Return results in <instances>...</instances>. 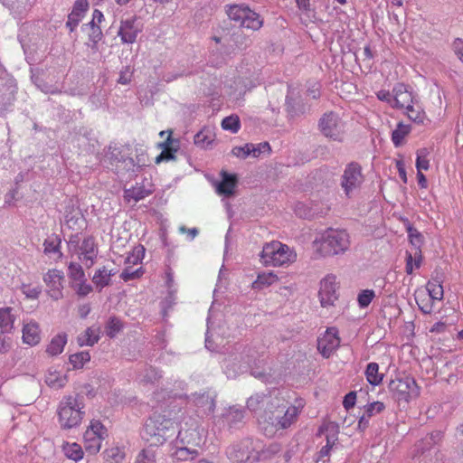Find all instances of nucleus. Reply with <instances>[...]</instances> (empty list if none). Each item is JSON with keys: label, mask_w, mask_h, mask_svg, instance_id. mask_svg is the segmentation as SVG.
I'll use <instances>...</instances> for the list:
<instances>
[{"label": "nucleus", "mask_w": 463, "mask_h": 463, "mask_svg": "<svg viewBox=\"0 0 463 463\" xmlns=\"http://www.w3.org/2000/svg\"><path fill=\"white\" fill-rule=\"evenodd\" d=\"M453 50L458 59L463 62V41L457 39L453 43Z\"/></svg>", "instance_id": "obj_61"}, {"label": "nucleus", "mask_w": 463, "mask_h": 463, "mask_svg": "<svg viewBox=\"0 0 463 463\" xmlns=\"http://www.w3.org/2000/svg\"><path fill=\"white\" fill-rule=\"evenodd\" d=\"M260 257L264 266L282 267L293 263L297 254L287 244L272 241L264 244Z\"/></svg>", "instance_id": "obj_5"}, {"label": "nucleus", "mask_w": 463, "mask_h": 463, "mask_svg": "<svg viewBox=\"0 0 463 463\" xmlns=\"http://www.w3.org/2000/svg\"><path fill=\"white\" fill-rule=\"evenodd\" d=\"M214 140L213 132L206 128H203L194 136V144L201 147L209 146Z\"/></svg>", "instance_id": "obj_37"}, {"label": "nucleus", "mask_w": 463, "mask_h": 463, "mask_svg": "<svg viewBox=\"0 0 463 463\" xmlns=\"http://www.w3.org/2000/svg\"><path fill=\"white\" fill-rule=\"evenodd\" d=\"M141 27L137 23L136 17L122 20L118 32L123 43H133L136 42Z\"/></svg>", "instance_id": "obj_16"}, {"label": "nucleus", "mask_w": 463, "mask_h": 463, "mask_svg": "<svg viewBox=\"0 0 463 463\" xmlns=\"http://www.w3.org/2000/svg\"><path fill=\"white\" fill-rule=\"evenodd\" d=\"M227 421L230 425H234L237 422H241L244 418V413L241 410L237 408H230L225 415Z\"/></svg>", "instance_id": "obj_49"}, {"label": "nucleus", "mask_w": 463, "mask_h": 463, "mask_svg": "<svg viewBox=\"0 0 463 463\" xmlns=\"http://www.w3.org/2000/svg\"><path fill=\"white\" fill-rule=\"evenodd\" d=\"M155 191L151 181L144 179L141 183H137L134 186L124 191V198L127 202H138L152 194Z\"/></svg>", "instance_id": "obj_15"}, {"label": "nucleus", "mask_w": 463, "mask_h": 463, "mask_svg": "<svg viewBox=\"0 0 463 463\" xmlns=\"http://www.w3.org/2000/svg\"><path fill=\"white\" fill-rule=\"evenodd\" d=\"M414 101L412 93L409 91L406 85L398 83L392 89V107L396 109H405Z\"/></svg>", "instance_id": "obj_19"}, {"label": "nucleus", "mask_w": 463, "mask_h": 463, "mask_svg": "<svg viewBox=\"0 0 463 463\" xmlns=\"http://www.w3.org/2000/svg\"><path fill=\"white\" fill-rule=\"evenodd\" d=\"M385 409V405L382 402H373L365 406L364 414L366 417L372 418L373 415L382 412Z\"/></svg>", "instance_id": "obj_50"}, {"label": "nucleus", "mask_w": 463, "mask_h": 463, "mask_svg": "<svg viewBox=\"0 0 463 463\" xmlns=\"http://www.w3.org/2000/svg\"><path fill=\"white\" fill-rule=\"evenodd\" d=\"M103 19V14L99 10H94L93 12V18H92V21L90 23V24L91 25V29L93 31V34L95 37H98L99 38L100 35H101V30L99 26H96L95 25V23H100Z\"/></svg>", "instance_id": "obj_51"}, {"label": "nucleus", "mask_w": 463, "mask_h": 463, "mask_svg": "<svg viewBox=\"0 0 463 463\" xmlns=\"http://www.w3.org/2000/svg\"><path fill=\"white\" fill-rule=\"evenodd\" d=\"M84 222V220L81 216L78 215H72V216H66V224L69 228L73 230H80L81 228L82 223Z\"/></svg>", "instance_id": "obj_54"}, {"label": "nucleus", "mask_w": 463, "mask_h": 463, "mask_svg": "<svg viewBox=\"0 0 463 463\" xmlns=\"http://www.w3.org/2000/svg\"><path fill=\"white\" fill-rule=\"evenodd\" d=\"M251 143H248L243 146H235L232 150V154L237 157L246 158L251 155Z\"/></svg>", "instance_id": "obj_53"}, {"label": "nucleus", "mask_w": 463, "mask_h": 463, "mask_svg": "<svg viewBox=\"0 0 463 463\" xmlns=\"http://www.w3.org/2000/svg\"><path fill=\"white\" fill-rule=\"evenodd\" d=\"M371 418L366 417V415L364 413L358 420L357 428L364 431L368 426H369V420Z\"/></svg>", "instance_id": "obj_64"}, {"label": "nucleus", "mask_w": 463, "mask_h": 463, "mask_svg": "<svg viewBox=\"0 0 463 463\" xmlns=\"http://www.w3.org/2000/svg\"><path fill=\"white\" fill-rule=\"evenodd\" d=\"M252 450V442L250 439H245L232 445L229 448L227 453L232 461L235 463H242L250 459Z\"/></svg>", "instance_id": "obj_18"}, {"label": "nucleus", "mask_w": 463, "mask_h": 463, "mask_svg": "<svg viewBox=\"0 0 463 463\" xmlns=\"http://www.w3.org/2000/svg\"><path fill=\"white\" fill-rule=\"evenodd\" d=\"M222 181L217 184L216 190L219 194L230 197L234 194L238 179L235 175L229 174L226 171L221 172Z\"/></svg>", "instance_id": "obj_23"}, {"label": "nucleus", "mask_w": 463, "mask_h": 463, "mask_svg": "<svg viewBox=\"0 0 463 463\" xmlns=\"http://www.w3.org/2000/svg\"><path fill=\"white\" fill-rule=\"evenodd\" d=\"M427 295L434 300H441L444 291L441 283L437 279L430 280L426 285Z\"/></svg>", "instance_id": "obj_39"}, {"label": "nucleus", "mask_w": 463, "mask_h": 463, "mask_svg": "<svg viewBox=\"0 0 463 463\" xmlns=\"http://www.w3.org/2000/svg\"><path fill=\"white\" fill-rule=\"evenodd\" d=\"M122 327L123 325L118 318L111 317L106 326V334L112 338L121 331Z\"/></svg>", "instance_id": "obj_46"}, {"label": "nucleus", "mask_w": 463, "mask_h": 463, "mask_svg": "<svg viewBox=\"0 0 463 463\" xmlns=\"http://www.w3.org/2000/svg\"><path fill=\"white\" fill-rule=\"evenodd\" d=\"M178 140L172 138V131H169L165 141L158 144V146L162 148V152L156 157V164L175 159L178 149Z\"/></svg>", "instance_id": "obj_22"}, {"label": "nucleus", "mask_w": 463, "mask_h": 463, "mask_svg": "<svg viewBox=\"0 0 463 463\" xmlns=\"http://www.w3.org/2000/svg\"><path fill=\"white\" fill-rule=\"evenodd\" d=\"M340 345V337L335 328L331 327L318 337L317 349L325 358H329Z\"/></svg>", "instance_id": "obj_14"}, {"label": "nucleus", "mask_w": 463, "mask_h": 463, "mask_svg": "<svg viewBox=\"0 0 463 463\" xmlns=\"http://www.w3.org/2000/svg\"><path fill=\"white\" fill-rule=\"evenodd\" d=\"M415 301L422 313L430 314L433 311V302L435 300L429 297L426 292H417Z\"/></svg>", "instance_id": "obj_36"}, {"label": "nucleus", "mask_w": 463, "mask_h": 463, "mask_svg": "<svg viewBox=\"0 0 463 463\" xmlns=\"http://www.w3.org/2000/svg\"><path fill=\"white\" fill-rule=\"evenodd\" d=\"M408 233L411 243L417 247L416 250H420V247L422 243V235L420 232H419L417 229L409 227Z\"/></svg>", "instance_id": "obj_52"}, {"label": "nucleus", "mask_w": 463, "mask_h": 463, "mask_svg": "<svg viewBox=\"0 0 463 463\" xmlns=\"http://www.w3.org/2000/svg\"><path fill=\"white\" fill-rule=\"evenodd\" d=\"M271 148L268 142L260 143L258 145L251 144L250 151L251 156L258 157L262 152H270Z\"/></svg>", "instance_id": "obj_55"}, {"label": "nucleus", "mask_w": 463, "mask_h": 463, "mask_svg": "<svg viewBox=\"0 0 463 463\" xmlns=\"http://www.w3.org/2000/svg\"><path fill=\"white\" fill-rule=\"evenodd\" d=\"M111 276V270L106 267H102L95 271L92 282L95 284L96 288L101 290L103 288L109 285Z\"/></svg>", "instance_id": "obj_31"}, {"label": "nucleus", "mask_w": 463, "mask_h": 463, "mask_svg": "<svg viewBox=\"0 0 463 463\" xmlns=\"http://www.w3.org/2000/svg\"><path fill=\"white\" fill-rule=\"evenodd\" d=\"M389 391L399 402L410 403L420 395V387L410 375L397 376L389 383Z\"/></svg>", "instance_id": "obj_6"}, {"label": "nucleus", "mask_w": 463, "mask_h": 463, "mask_svg": "<svg viewBox=\"0 0 463 463\" xmlns=\"http://www.w3.org/2000/svg\"><path fill=\"white\" fill-rule=\"evenodd\" d=\"M125 456L124 449L119 447H111L102 452L104 463H121Z\"/></svg>", "instance_id": "obj_32"}, {"label": "nucleus", "mask_w": 463, "mask_h": 463, "mask_svg": "<svg viewBox=\"0 0 463 463\" xmlns=\"http://www.w3.org/2000/svg\"><path fill=\"white\" fill-rule=\"evenodd\" d=\"M188 445H180L175 443V449L172 452L171 457L176 461L193 460L198 456V450L190 448Z\"/></svg>", "instance_id": "obj_26"}, {"label": "nucleus", "mask_w": 463, "mask_h": 463, "mask_svg": "<svg viewBox=\"0 0 463 463\" xmlns=\"http://www.w3.org/2000/svg\"><path fill=\"white\" fill-rule=\"evenodd\" d=\"M222 128L225 130H229L232 133H237L241 128V121L237 115H232L226 117L222 121Z\"/></svg>", "instance_id": "obj_43"}, {"label": "nucleus", "mask_w": 463, "mask_h": 463, "mask_svg": "<svg viewBox=\"0 0 463 463\" xmlns=\"http://www.w3.org/2000/svg\"><path fill=\"white\" fill-rule=\"evenodd\" d=\"M68 276L70 278L71 286L76 282L85 279V272L79 263L71 262L68 267Z\"/></svg>", "instance_id": "obj_40"}, {"label": "nucleus", "mask_w": 463, "mask_h": 463, "mask_svg": "<svg viewBox=\"0 0 463 463\" xmlns=\"http://www.w3.org/2000/svg\"><path fill=\"white\" fill-rule=\"evenodd\" d=\"M288 392L277 390L267 395L250 396L247 401V407L250 411H257L259 404L262 403L265 410L258 418L260 430L267 437H273L279 430L288 429L294 424L303 408L302 402L298 405H289Z\"/></svg>", "instance_id": "obj_1"}, {"label": "nucleus", "mask_w": 463, "mask_h": 463, "mask_svg": "<svg viewBox=\"0 0 463 463\" xmlns=\"http://www.w3.org/2000/svg\"><path fill=\"white\" fill-rule=\"evenodd\" d=\"M356 402V393L354 392H350L347 393L343 401V405L346 410H350L353 408Z\"/></svg>", "instance_id": "obj_58"}, {"label": "nucleus", "mask_w": 463, "mask_h": 463, "mask_svg": "<svg viewBox=\"0 0 463 463\" xmlns=\"http://www.w3.org/2000/svg\"><path fill=\"white\" fill-rule=\"evenodd\" d=\"M43 246L45 253H55L59 251L60 241L56 242L55 241L46 240Z\"/></svg>", "instance_id": "obj_57"}, {"label": "nucleus", "mask_w": 463, "mask_h": 463, "mask_svg": "<svg viewBox=\"0 0 463 463\" xmlns=\"http://www.w3.org/2000/svg\"><path fill=\"white\" fill-rule=\"evenodd\" d=\"M66 343L67 335L65 334H59L52 338L47 345L46 352L52 356L58 355L63 352Z\"/></svg>", "instance_id": "obj_30"}, {"label": "nucleus", "mask_w": 463, "mask_h": 463, "mask_svg": "<svg viewBox=\"0 0 463 463\" xmlns=\"http://www.w3.org/2000/svg\"><path fill=\"white\" fill-rule=\"evenodd\" d=\"M68 378L61 372L50 368L45 376V383L48 386L54 389H60L66 385Z\"/></svg>", "instance_id": "obj_27"}, {"label": "nucleus", "mask_w": 463, "mask_h": 463, "mask_svg": "<svg viewBox=\"0 0 463 463\" xmlns=\"http://www.w3.org/2000/svg\"><path fill=\"white\" fill-rule=\"evenodd\" d=\"M108 438L107 428L99 420H91L83 433V445L87 453L96 455Z\"/></svg>", "instance_id": "obj_7"}, {"label": "nucleus", "mask_w": 463, "mask_h": 463, "mask_svg": "<svg viewBox=\"0 0 463 463\" xmlns=\"http://www.w3.org/2000/svg\"><path fill=\"white\" fill-rule=\"evenodd\" d=\"M375 298V293L373 289H364L357 297V302L361 308L367 307L373 299Z\"/></svg>", "instance_id": "obj_45"}, {"label": "nucleus", "mask_w": 463, "mask_h": 463, "mask_svg": "<svg viewBox=\"0 0 463 463\" xmlns=\"http://www.w3.org/2000/svg\"><path fill=\"white\" fill-rule=\"evenodd\" d=\"M281 451V446L278 443H272L269 445L265 449L261 452V457L263 458H271Z\"/></svg>", "instance_id": "obj_56"}, {"label": "nucleus", "mask_w": 463, "mask_h": 463, "mask_svg": "<svg viewBox=\"0 0 463 463\" xmlns=\"http://www.w3.org/2000/svg\"><path fill=\"white\" fill-rule=\"evenodd\" d=\"M22 334L23 343L27 345L34 346L41 342V329L36 321L30 320L29 322L24 323Z\"/></svg>", "instance_id": "obj_21"}, {"label": "nucleus", "mask_w": 463, "mask_h": 463, "mask_svg": "<svg viewBox=\"0 0 463 463\" xmlns=\"http://www.w3.org/2000/svg\"><path fill=\"white\" fill-rule=\"evenodd\" d=\"M350 244V235L345 230L328 228L316 237L312 247L317 258H326L345 253Z\"/></svg>", "instance_id": "obj_3"}, {"label": "nucleus", "mask_w": 463, "mask_h": 463, "mask_svg": "<svg viewBox=\"0 0 463 463\" xmlns=\"http://www.w3.org/2000/svg\"><path fill=\"white\" fill-rule=\"evenodd\" d=\"M227 14L231 20L238 23L241 26L254 31L259 30L263 24L260 16L245 5H230Z\"/></svg>", "instance_id": "obj_9"}, {"label": "nucleus", "mask_w": 463, "mask_h": 463, "mask_svg": "<svg viewBox=\"0 0 463 463\" xmlns=\"http://www.w3.org/2000/svg\"><path fill=\"white\" fill-rule=\"evenodd\" d=\"M411 127L409 124L400 122L392 133V141L394 146L399 147L403 145L406 137L411 133Z\"/></svg>", "instance_id": "obj_29"}, {"label": "nucleus", "mask_w": 463, "mask_h": 463, "mask_svg": "<svg viewBox=\"0 0 463 463\" xmlns=\"http://www.w3.org/2000/svg\"><path fill=\"white\" fill-rule=\"evenodd\" d=\"M336 277L333 274L326 275L320 281L318 298L323 307L328 308L335 306L338 299Z\"/></svg>", "instance_id": "obj_12"}, {"label": "nucleus", "mask_w": 463, "mask_h": 463, "mask_svg": "<svg viewBox=\"0 0 463 463\" xmlns=\"http://www.w3.org/2000/svg\"><path fill=\"white\" fill-rule=\"evenodd\" d=\"M396 168L399 173L400 178L402 180L404 184L407 183V175L405 170V164L402 159L396 160L395 162Z\"/></svg>", "instance_id": "obj_59"}, {"label": "nucleus", "mask_w": 463, "mask_h": 463, "mask_svg": "<svg viewBox=\"0 0 463 463\" xmlns=\"http://www.w3.org/2000/svg\"><path fill=\"white\" fill-rule=\"evenodd\" d=\"M21 289L27 298L33 300L37 299L42 292L41 287L30 284H23Z\"/></svg>", "instance_id": "obj_48"}, {"label": "nucleus", "mask_w": 463, "mask_h": 463, "mask_svg": "<svg viewBox=\"0 0 463 463\" xmlns=\"http://www.w3.org/2000/svg\"><path fill=\"white\" fill-rule=\"evenodd\" d=\"M90 354L88 351H82L70 355L69 361L73 369H81L86 363L90 362Z\"/></svg>", "instance_id": "obj_41"}, {"label": "nucleus", "mask_w": 463, "mask_h": 463, "mask_svg": "<svg viewBox=\"0 0 463 463\" xmlns=\"http://www.w3.org/2000/svg\"><path fill=\"white\" fill-rule=\"evenodd\" d=\"M62 451L64 455L74 461L82 459L84 451L80 444L77 442H65L62 445Z\"/></svg>", "instance_id": "obj_33"}, {"label": "nucleus", "mask_w": 463, "mask_h": 463, "mask_svg": "<svg viewBox=\"0 0 463 463\" xmlns=\"http://www.w3.org/2000/svg\"><path fill=\"white\" fill-rule=\"evenodd\" d=\"M100 338V327L98 326H92L88 327L85 331L80 333L77 337V342L80 346H92Z\"/></svg>", "instance_id": "obj_24"}, {"label": "nucleus", "mask_w": 463, "mask_h": 463, "mask_svg": "<svg viewBox=\"0 0 463 463\" xmlns=\"http://www.w3.org/2000/svg\"><path fill=\"white\" fill-rule=\"evenodd\" d=\"M15 317L12 307L0 308V327L6 332H11L14 328Z\"/></svg>", "instance_id": "obj_35"}, {"label": "nucleus", "mask_w": 463, "mask_h": 463, "mask_svg": "<svg viewBox=\"0 0 463 463\" xmlns=\"http://www.w3.org/2000/svg\"><path fill=\"white\" fill-rule=\"evenodd\" d=\"M421 264V253L420 250H415L413 255L412 253H406V266L405 271L408 275L412 274L414 269H419Z\"/></svg>", "instance_id": "obj_38"}, {"label": "nucleus", "mask_w": 463, "mask_h": 463, "mask_svg": "<svg viewBox=\"0 0 463 463\" xmlns=\"http://www.w3.org/2000/svg\"><path fill=\"white\" fill-rule=\"evenodd\" d=\"M88 2L86 0H79L75 4L74 10L72 12V14H79L78 11L84 12L88 8Z\"/></svg>", "instance_id": "obj_63"}, {"label": "nucleus", "mask_w": 463, "mask_h": 463, "mask_svg": "<svg viewBox=\"0 0 463 463\" xmlns=\"http://www.w3.org/2000/svg\"><path fill=\"white\" fill-rule=\"evenodd\" d=\"M57 420L62 430L79 428L85 418V404L78 395L64 396L56 410Z\"/></svg>", "instance_id": "obj_4"}, {"label": "nucleus", "mask_w": 463, "mask_h": 463, "mask_svg": "<svg viewBox=\"0 0 463 463\" xmlns=\"http://www.w3.org/2000/svg\"><path fill=\"white\" fill-rule=\"evenodd\" d=\"M365 377L367 382L372 385H379L383 379V374L379 373V365L377 363H369L365 369Z\"/></svg>", "instance_id": "obj_34"}, {"label": "nucleus", "mask_w": 463, "mask_h": 463, "mask_svg": "<svg viewBox=\"0 0 463 463\" xmlns=\"http://www.w3.org/2000/svg\"><path fill=\"white\" fill-rule=\"evenodd\" d=\"M317 437H324L326 445H324L317 453V460H323L330 456L331 449L338 441L339 426L333 421H325L317 430Z\"/></svg>", "instance_id": "obj_11"}, {"label": "nucleus", "mask_w": 463, "mask_h": 463, "mask_svg": "<svg viewBox=\"0 0 463 463\" xmlns=\"http://www.w3.org/2000/svg\"><path fill=\"white\" fill-rule=\"evenodd\" d=\"M364 182L362 166L356 162L347 164L341 176L340 186L346 198H352Z\"/></svg>", "instance_id": "obj_8"}, {"label": "nucleus", "mask_w": 463, "mask_h": 463, "mask_svg": "<svg viewBox=\"0 0 463 463\" xmlns=\"http://www.w3.org/2000/svg\"><path fill=\"white\" fill-rule=\"evenodd\" d=\"M63 272L57 269H49L43 275V281L47 287V293L52 299L58 300L63 297Z\"/></svg>", "instance_id": "obj_13"}, {"label": "nucleus", "mask_w": 463, "mask_h": 463, "mask_svg": "<svg viewBox=\"0 0 463 463\" xmlns=\"http://www.w3.org/2000/svg\"><path fill=\"white\" fill-rule=\"evenodd\" d=\"M99 248L93 236L86 237L80 246V259L87 268L91 267L98 256Z\"/></svg>", "instance_id": "obj_17"}, {"label": "nucleus", "mask_w": 463, "mask_h": 463, "mask_svg": "<svg viewBox=\"0 0 463 463\" xmlns=\"http://www.w3.org/2000/svg\"><path fill=\"white\" fill-rule=\"evenodd\" d=\"M71 287L80 298L86 297L92 291V287L90 284L87 282L86 279H83L82 281H79L72 284Z\"/></svg>", "instance_id": "obj_47"}, {"label": "nucleus", "mask_w": 463, "mask_h": 463, "mask_svg": "<svg viewBox=\"0 0 463 463\" xmlns=\"http://www.w3.org/2000/svg\"><path fill=\"white\" fill-rule=\"evenodd\" d=\"M376 95L380 100L386 101L391 105L392 104V93L391 94L388 90H380Z\"/></svg>", "instance_id": "obj_62"}, {"label": "nucleus", "mask_w": 463, "mask_h": 463, "mask_svg": "<svg viewBox=\"0 0 463 463\" xmlns=\"http://www.w3.org/2000/svg\"><path fill=\"white\" fill-rule=\"evenodd\" d=\"M179 411L176 407H164L153 411L146 420L141 437L149 447H160L175 434V415Z\"/></svg>", "instance_id": "obj_2"}, {"label": "nucleus", "mask_w": 463, "mask_h": 463, "mask_svg": "<svg viewBox=\"0 0 463 463\" xmlns=\"http://www.w3.org/2000/svg\"><path fill=\"white\" fill-rule=\"evenodd\" d=\"M404 109L408 118L417 125H423L428 119L423 108L415 100Z\"/></svg>", "instance_id": "obj_25"}, {"label": "nucleus", "mask_w": 463, "mask_h": 463, "mask_svg": "<svg viewBox=\"0 0 463 463\" xmlns=\"http://www.w3.org/2000/svg\"><path fill=\"white\" fill-rule=\"evenodd\" d=\"M279 281V277L273 271L259 273L256 279L252 282L253 289H263Z\"/></svg>", "instance_id": "obj_28"}, {"label": "nucleus", "mask_w": 463, "mask_h": 463, "mask_svg": "<svg viewBox=\"0 0 463 463\" xmlns=\"http://www.w3.org/2000/svg\"><path fill=\"white\" fill-rule=\"evenodd\" d=\"M416 168L417 171L429 170L430 168V160L428 159V156L430 152L427 148L418 149L416 152Z\"/></svg>", "instance_id": "obj_42"}, {"label": "nucleus", "mask_w": 463, "mask_h": 463, "mask_svg": "<svg viewBox=\"0 0 463 463\" xmlns=\"http://www.w3.org/2000/svg\"><path fill=\"white\" fill-rule=\"evenodd\" d=\"M202 437L196 425L192 424L188 429H181L176 438V444L198 447Z\"/></svg>", "instance_id": "obj_20"}, {"label": "nucleus", "mask_w": 463, "mask_h": 463, "mask_svg": "<svg viewBox=\"0 0 463 463\" xmlns=\"http://www.w3.org/2000/svg\"><path fill=\"white\" fill-rule=\"evenodd\" d=\"M135 463H156V455L150 448L144 449L137 454Z\"/></svg>", "instance_id": "obj_44"}, {"label": "nucleus", "mask_w": 463, "mask_h": 463, "mask_svg": "<svg viewBox=\"0 0 463 463\" xmlns=\"http://www.w3.org/2000/svg\"><path fill=\"white\" fill-rule=\"evenodd\" d=\"M319 130L327 138L342 141L345 126L342 118L335 112L325 113L318 123Z\"/></svg>", "instance_id": "obj_10"}, {"label": "nucleus", "mask_w": 463, "mask_h": 463, "mask_svg": "<svg viewBox=\"0 0 463 463\" xmlns=\"http://www.w3.org/2000/svg\"><path fill=\"white\" fill-rule=\"evenodd\" d=\"M11 348V339L0 334V353L5 354Z\"/></svg>", "instance_id": "obj_60"}]
</instances>
